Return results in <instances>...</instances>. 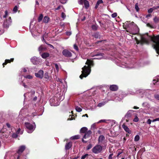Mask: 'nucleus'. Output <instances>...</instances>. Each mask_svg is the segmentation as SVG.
Listing matches in <instances>:
<instances>
[{"instance_id": "obj_1", "label": "nucleus", "mask_w": 159, "mask_h": 159, "mask_svg": "<svg viewBox=\"0 0 159 159\" xmlns=\"http://www.w3.org/2000/svg\"><path fill=\"white\" fill-rule=\"evenodd\" d=\"M85 64H88L89 66H85L82 68V73L80 76V77L81 79H82L83 77H87L90 74L91 71L90 66H93V61L89 59H87Z\"/></svg>"}, {"instance_id": "obj_2", "label": "nucleus", "mask_w": 159, "mask_h": 159, "mask_svg": "<svg viewBox=\"0 0 159 159\" xmlns=\"http://www.w3.org/2000/svg\"><path fill=\"white\" fill-rule=\"evenodd\" d=\"M150 38L153 42L152 46L157 53L159 54V35L150 37Z\"/></svg>"}, {"instance_id": "obj_3", "label": "nucleus", "mask_w": 159, "mask_h": 159, "mask_svg": "<svg viewBox=\"0 0 159 159\" xmlns=\"http://www.w3.org/2000/svg\"><path fill=\"white\" fill-rule=\"evenodd\" d=\"M131 24L133 26L130 31H128L130 34H137L139 32V29L133 22L131 23Z\"/></svg>"}, {"instance_id": "obj_4", "label": "nucleus", "mask_w": 159, "mask_h": 159, "mask_svg": "<svg viewBox=\"0 0 159 159\" xmlns=\"http://www.w3.org/2000/svg\"><path fill=\"white\" fill-rule=\"evenodd\" d=\"M25 125L26 128L28 129L27 131L28 133H32L35 129V126L30 123L25 122Z\"/></svg>"}, {"instance_id": "obj_5", "label": "nucleus", "mask_w": 159, "mask_h": 159, "mask_svg": "<svg viewBox=\"0 0 159 159\" xmlns=\"http://www.w3.org/2000/svg\"><path fill=\"white\" fill-rule=\"evenodd\" d=\"M102 150V147L100 145H97L92 149L93 152L95 154L100 152Z\"/></svg>"}, {"instance_id": "obj_6", "label": "nucleus", "mask_w": 159, "mask_h": 159, "mask_svg": "<svg viewBox=\"0 0 159 159\" xmlns=\"http://www.w3.org/2000/svg\"><path fill=\"white\" fill-rule=\"evenodd\" d=\"M62 54L64 56L66 57H70L72 56L71 53L67 49L63 50L62 52Z\"/></svg>"}, {"instance_id": "obj_7", "label": "nucleus", "mask_w": 159, "mask_h": 159, "mask_svg": "<svg viewBox=\"0 0 159 159\" xmlns=\"http://www.w3.org/2000/svg\"><path fill=\"white\" fill-rule=\"evenodd\" d=\"M39 59L36 57H34L31 59V61L34 65H36L39 64Z\"/></svg>"}, {"instance_id": "obj_8", "label": "nucleus", "mask_w": 159, "mask_h": 159, "mask_svg": "<svg viewBox=\"0 0 159 159\" xmlns=\"http://www.w3.org/2000/svg\"><path fill=\"white\" fill-rule=\"evenodd\" d=\"M25 148V146H21L19 147L18 150L16 151V152L19 154H21L24 151Z\"/></svg>"}, {"instance_id": "obj_9", "label": "nucleus", "mask_w": 159, "mask_h": 159, "mask_svg": "<svg viewBox=\"0 0 159 159\" xmlns=\"http://www.w3.org/2000/svg\"><path fill=\"white\" fill-rule=\"evenodd\" d=\"M35 76L40 78H42L43 76V71L42 70H40L38 73H35Z\"/></svg>"}, {"instance_id": "obj_10", "label": "nucleus", "mask_w": 159, "mask_h": 159, "mask_svg": "<svg viewBox=\"0 0 159 159\" xmlns=\"http://www.w3.org/2000/svg\"><path fill=\"white\" fill-rule=\"evenodd\" d=\"M92 133V132L90 130L88 131L84 134V135L83 136V139H86L89 138L90 136V135Z\"/></svg>"}, {"instance_id": "obj_11", "label": "nucleus", "mask_w": 159, "mask_h": 159, "mask_svg": "<svg viewBox=\"0 0 159 159\" xmlns=\"http://www.w3.org/2000/svg\"><path fill=\"white\" fill-rule=\"evenodd\" d=\"M122 127L127 132L130 134L131 133V131L127 127V126L125 125L124 124H123L122 125Z\"/></svg>"}, {"instance_id": "obj_12", "label": "nucleus", "mask_w": 159, "mask_h": 159, "mask_svg": "<svg viewBox=\"0 0 159 159\" xmlns=\"http://www.w3.org/2000/svg\"><path fill=\"white\" fill-rule=\"evenodd\" d=\"M118 89V86L115 85H112L110 86V89L112 91H116Z\"/></svg>"}, {"instance_id": "obj_13", "label": "nucleus", "mask_w": 159, "mask_h": 159, "mask_svg": "<svg viewBox=\"0 0 159 159\" xmlns=\"http://www.w3.org/2000/svg\"><path fill=\"white\" fill-rule=\"evenodd\" d=\"M14 61V58H11L10 60L6 59L5 62L2 64L3 67H4L5 65H6L8 63H10L11 62H13Z\"/></svg>"}, {"instance_id": "obj_14", "label": "nucleus", "mask_w": 159, "mask_h": 159, "mask_svg": "<svg viewBox=\"0 0 159 159\" xmlns=\"http://www.w3.org/2000/svg\"><path fill=\"white\" fill-rule=\"evenodd\" d=\"M133 112L132 110L129 111L125 116V117L127 118H130L132 116V113Z\"/></svg>"}, {"instance_id": "obj_15", "label": "nucleus", "mask_w": 159, "mask_h": 159, "mask_svg": "<svg viewBox=\"0 0 159 159\" xmlns=\"http://www.w3.org/2000/svg\"><path fill=\"white\" fill-rule=\"evenodd\" d=\"M72 143L71 142H69L66 143L65 145V149L66 150H69L71 147Z\"/></svg>"}, {"instance_id": "obj_16", "label": "nucleus", "mask_w": 159, "mask_h": 159, "mask_svg": "<svg viewBox=\"0 0 159 159\" xmlns=\"http://www.w3.org/2000/svg\"><path fill=\"white\" fill-rule=\"evenodd\" d=\"M50 56L48 52H44L41 55L42 57L44 59H46Z\"/></svg>"}, {"instance_id": "obj_17", "label": "nucleus", "mask_w": 159, "mask_h": 159, "mask_svg": "<svg viewBox=\"0 0 159 159\" xmlns=\"http://www.w3.org/2000/svg\"><path fill=\"white\" fill-rule=\"evenodd\" d=\"M105 137L104 136L101 135L99 136L98 139V143H99L102 142V141L105 139Z\"/></svg>"}, {"instance_id": "obj_18", "label": "nucleus", "mask_w": 159, "mask_h": 159, "mask_svg": "<svg viewBox=\"0 0 159 159\" xmlns=\"http://www.w3.org/2000/svg\"><path fill=\"white\" fill-rule=\"evenodd\" d=\"M141 41L142 42V43H148V40L145 38L142 37H141Z\"/></svg>"}, {"instance_id": "obj_19", "label": "nucleus", "mask_w": 159, "mask_h": 159, "mask_svg": "<svg viewBox=\"0 0 159 159\" xmlns=\"http://www.w3.org/2000/svg\"><path fill=\"white\" fill-rule=\"evenodd\" d=\"M88 129L86 127L82 128L80 130V133L85 134L87 131Z\"/></svg>"}, {"instance_id": "obj_20", "label": "nucleus", "mask_w": 159, "mask_h": 159, "mask_svg": "<svg viewBox=\"0 0 159 159\" xmlns=\"http://www.w3.org/2000/svg\"><path fill=\"white\" fill-rule=\"evenodd\" d=\"M45 48L42 45H41L38 48V50L40 53H41L43 51L45 50Z\"/></svg>"}, {"instance_id": "obj_21", "label": "nucleus", "mask_w": 159, "mask_h": 159, "mask_svg": "<svg viewBox=\"0 0 159 159\" xmlns=\"http://www.w3.org/2000/svg\"><path fill=\"white\" fill-rule=\"evenodd\" d=\"M49 20V18L47 16H45L43 20V23H48Z\"/></svg>"}, {"instance_id": "obj_22", "label": "nucleus", "mask_w": 159, "mask_h": 159, "mask_svg": "<svg viewBox=\"0 0 159 159\" xmlns=\"http://www.w3.org/2000/svg\"><path fill=\"white\" fill-rule=\"evenodd\" d=\"M0 136H3V137L2 138H4V137L7 138V135L5 133L2 132V130L0 132Z\"/></svg>"}, {"instance_id": "obj_23", "label": "nucleus", "mask_w": 159, "mask_h": 159, "mask_svg": "<svg viewBox=\"0 0 159 159\" xmlns=\"http://www.w3.org/2000/svg\"><path fill=\"white\" fill-rule=\"evenodd\" d=\"M80 138V136L79 135H75L72 136L70 138L71 140L77 139Z\"/></svg>"}, {"instance_id": "obj_24", "label": "nucleus", "mask_w": 159, "mask_h": 159, "mask_svg": "<svg viewBox=\"0 0 159 159\" xmlns=\"http://www.w3.org/2000/svg\"><path fill=\"white\" fill-rule=\"evenodd\" d=\"M98 25H93L92 26V28L93 30L96 31L98 30Z\"/></svg>"}, {"instance_id": "obj_25", "label": "nucleus", "mask_w": 159, "mask_h": 159, "mask_svg": "<svg viewBox=\"0 0 159 159\" xmlns=\"http://www.w3.org/2000/svg\"><path fill=\"white\" fill-rule=\"evenodd\" d=\"M84 4L85 8L86 9H87L89 7V2L87 1L86 0Z\"/></svg>"}, {"instance_id": "obj_26", "label": "nucleus", "mask_w": 159, "mask_h": 159, "mask_svg": "<svg viewBox=\"0 0 159 159\" xmlns=\"http://www.w3.org/2000/svg\"><path fill=\"white\" fill-rule=\"evenodd\" d=\"M43 16L42 14H41L38 18V21L40 22L43 18Z\"/></svg>"}, {"instance_id": "obj_27", "label": "nucleus", "mask_w": 159, "mask_h": 159, "mask_svg": "<svg viewBox=\"0 0 159 159\" xmlns=\"http://www.w3.org/2000/svg\"><path fill=\"white\" fill-rule=\"evenodd\" d=\"M153 20L156 23H158L159 22V18L155 16L153 19Z\"/></svg>"}, {"instance_id": "obj_28", "label": "nucleus", "mask_w": 159, "mask_h": 159, "mask_svg": "<svg viewBox=\"0 0 159 159\" xmlns=\"http://www.w3.org/2000/svg\"><path fill=\"white\" fill-rule=\"evenodd\" d=\"M93 36L96 38H98L100 37V35L99 34V33L98 32H96L94 33Z\"/></svg>"}, {"instance_id": "obj_29", "label": "nucleus", "mask_w": 159, "mask_h": 159, "mask_svg": "<svg viewBox=\"0 0 159 159\" xmlns=\"http://www.w3.org/2000/svg\"><path fill=\"white\" fill-rule=\"evenodd\" d=\"M75 109L77 111L79 112L81 111L82 110V109L78 106H76L75 107Z\"/></svg>"}, {"instance_id": "obj_30", "label": "nucleus", "mask_w": 159, "mask_h": 159, "mask_svg": "<svg viewBox=\"0 0 159 159\" xmlns=\"http://www.w3.org/2000/svg\"><path fill=\"white\" fill-rule=\"evenodd\" d=\"M138 3H136L135 5V9L137 11H138L139 10V8L138 7Z\"/></svg>"}, {"instance_id": "obj_31", "label": "nucleus", "mask_w": 159, "mask_h": 159, "mask_svg": "<svg viewBox=\"0 0 159 159\" xmlns=\"http://www.w3.org/2000/svg\"><path fill=\"white\" fill-rule=\"evenodd\" d=\"M25 78H26V79H31L33 77L32 76L30 75H25L24 76Z\"/></svg>"}, {"instance_id": "obj_32", "label": "nucleus", "mask_w": 159, "mask_h": 159, "mask_svg": "<svg viewBox=\"0 0 159 159\" xmlns=\"http://www.w3.org/2000/svg\"><path fill=\"white\" fill-rule=\"evenodd\" d=\"M139 135H136L134 138V140L135 141H137L139 140Z\"/></svg>"}, {"instance_id": "obj_33", "label": "nucleus", "mask_w": 159, "mask_h": 159, "mask_svg": "<svg viewBox=\"0 0 159 159\" xmlns=\"http://www.w3.org/2000/svg\"><path fill=\"white\" fill-rule=\"evenodd\" d=\"M3 25L4 26H5L6 27H8L9 26V24H7V20H6V21H4L3 23Z\"/></svg>"}, {"instance_id": "obj_34", "label": "nucleus", "mask_w": 159, "mask_h": 159, "mask_svg": "<svg viewBox=\"0 0 159 159\" xmlns=\"http://www.w3.org/2000/svg\"><path fill=\"white\" fill-rule=\"evenodd\" d=\"M104 55V54L102 53H98L96 54L95 56H100L101 57H102Z\"/></svg>"}, {"instance_id": "obj_35", "label": "nucleus", "mask_w": 159, "mask_h": 159, "mask_svg": "<svg viewBox=\"0 0 159 159\" xmlns=\"http://www.w3.org/2000/svg\"><path fill=\"white\" fill-rule=\"evenodd\" d=\"M86 0H79V3L80 4H83Z\"/></svg>"}, {"instance_id": "obj_36", "label": "nucleus", "mask_w": 159, "mask_h": 159, "mask_svg": "<svg viewBox=\"0 0 159 159\" xmlns=\"http://www.w3.org/2000/svg\"><path fill=\"white\" fill-rule=\"evenodd\" d=\"M68 0H60V2L62 4H64L66 3Z\"/></svg>"}, {"instance_id": "obj_37", "label": "nucleus", "mask_w": 159, "mask_h": 159, "mask_svg": "<svg viewBox=\"0 0 159 159\" xmlns=\"http://www.w3.org/2000/svg\"><path fill=\"white\" fill-rule=\"evenodd\" d=\"M133 121L135 122H138L139 121V118L137 116H136L135 117L133 120Z\"/></svg>"}, {"instance_id": "obj_38", "label": "nucleus", "mask_w": 159, "mask_h": 159, "mask_svg": "<svg viewBox=\"0 0 159 159\" xmlns=\"http://www.w3.org/2000/svg\"><path fill=\"white\" fill-rule=\"evenodd\" d=\"M92 147V145L91 144H89L86 148L87 150H89Z\"/></svg>"}, {"instance_id": "obj_39", "label": "nucleus", "mask_w": 159, "mask_h": 159, "mask_svg": "<svg viewBox=\"0 0 159 159\" xmlns=\"http://www.w3.org/2000/svg\"><path fill=\"white\" fill-rule=\"evenodd\" d=\"M17 134L16 133H13L12 134V137L14 138H16L17 137Z\"/></svg>"}, {"instance_id": "obj_40", "label": "nucleus", "mask_w": 159, "mask_h": 159, "mask_svg": "<svg viewBox=\"0 0 159 159\" xmlns=\"http://www.w3.org/2000/svg\"><path fill=\"white\" fill-rule=\"evenodd\" d=\"M89 155L88 154H86L82 156L81 159H84L87 156Z\"/></svg>"}, {"instance_id": "obj_41", "label": "nucleus", "mask_w": 159, "mask_h": 159, "mask_svg": "<svg viewBox=\"0 0 159 159\" xmlns=\"http://www.w3.org/2000/svg\"><path fill=\"white\" fill-rule=\"evenodd\" d=\"M153 10H154V9H153V7H152V8L149 9V10H148V12L149 13H151L153 11Z\"/></svg>"}, {"instance_id": "obj_42", "label": "nucleus", "mask_w": 159, "mask_h": 159, "mask_svg": "<svg viewBox=\"0 0 159 159\" xmlns=\"http://www.w3.org/2000/svg\"><path fill=\"white\" fill-rule=\"evenodd\" d=\"M103 3V2L102 0H98L97 2V3L98 5H99V4H100L101 3Z\"/></svg>"}, {"instance_id": "obj_43", "label": "nucleus", "mask_w": 159, "mask_h": 159, "mask_svg": "<svg viewBox=\"0 0 159 159\" xmlns=\"http://www.w3.org/2000/svg\"><path fill=\"white\" fill-rule=\"evenodd\" d=\"M117 16L116 13H114L111 15V16L113 18H115Z\"/></svg>"}, {"instance_id": "obj_44", "label": "nucleus", "mask_w": 159, "mask_h": 159, "mask_svg": "<svg viewBox=\"0 0 159 159\" xmlns=\"http://www.w3.org/2000/svg\"><path fill=\"white\" fill-rule=\"evenodd\" d=\"M17 7L16 6H15L13 9V11L15 12H16L17 10Z\"/></svg>"}, {"instance_id": "obj_45", "label": "nucleus", "mask_w": 159, "mask_h": 159, "mask_svg": "<svg viewBox=\"0 0 159 159\" xmlns=\"http://www.w3.org/2000/svg\"><path fill=\"white\" fill-rule=\"evenodd\" d=\"M74 48L75 49L76 51L78 50V48L76 44H75L74 45Z\"/></svg>"}, {"instance_id": "obj_46", "label": "nucleus", "mask_w": 159, "mask_h": 159, "mask_svg": "<svg viewBox=\"0 0 159 159\" xmlns=\"http://www.w3.org/2000/svg\"><path fill=\"white\" fill-rule=\"evenodd\" d=\"M105 104V102L104 103H100L98 104V106L101 107L104 105Z\"/></svg>"}, {"instance_id": "obj_47", "label": "nucleus", "mask_w": 159, "mask_h": 159, "mask_svg": "<svg viewBox=\"0 0 159 159\" xmlns=\"http://www.w3.org/2000/svg\"><path fill=\"white\" fill-rule=\"evenodd\" d=\"M155 98L157 100H159V95L156 94L155 95Z\"/></svg>"}, {"instance_id": "obj_48", "label": "nucleus", "mask_w": 159, "mask_h": 159, "mask_svg": "<svg viewBox=\"0 0 159 159\" xmlns=\"http://www.w3.org/2000/svg\"><path fill=\"white\" fill-rule=\"evenodd\" d=\"M55 67L57 70H59L58 66L57 64H55Z\"/></svg>"}, {"instance_id": "obj_49", "label": "nucleus", "mask_w": 159, "mask_h": 159, "mask_svg": "<svg viewBox=\"0 0 159 159\" xmlns=\"http://www.w3.org/2000/svg\"><path fill=\"white\" fill-rule=\"evenodd\" d=\"M151 121L152 120L150 119H148L147 120V123L149 124H150L151 123Z\"/></svg>"}, {"instance_id": "obj_50", "label": "nucleus", "mask_w": 159, "mask_h": 159, "mask_svg": "<svg viewBox=\"0 0 159 159\" xmlns=\"http://www.w3.org/2000/svg\"><path fill=\"white\" fill-rule=\"evenodd\" d=\"M7 11H5V14L3 16V17L4 18H6L7 17Z\"/></svg>"}, {"instance_id": "obj_51", "label": "nucleus", "mask_w": 159, "mask_h": 159, "mask_svg": "<svg viewBox=\"0 0 159 159\" xmlns=\"http://www.w3.org/2000/svg\"><path fill=\"white\" fill-rule=\"evenodd\" d=\"M147 26L151 28H152V26L149 23L147 24Z\"/></svg>"}, {"instance_id": "obj_52", "label": "nucleus", "mask_w": 159, "mask_h": 159, "mask_svg": "<svg viewBox=\"0 0 159 159\" xmlns=\"http://www.w3.org/2000/svg\"><path fill=\"white\" fill-rule=\"evenodd\" d=\"M61 16H62V17L63 18H64L65 17H66V16L65 15V14L63 12H62V13H61Z\"/></svg>"}, {"instance_id": "obj_53", "label": "nucleus", "mask_w": 159, "mask_h": 159, "mask_svg": "<svg viewBox=\"0 0 159 159\" xmlns=\"http://www.w3.org/2000/svg\"><path fill=\"white\" fill-rule=\"evenodd\" d=\"M159 8V6H156V7H153V8L154 10H156V9H158Z\"/></svg>"}, {"instance_id": "obj_54", "label": "nucleus", "mask_w": 159, "mask_h": 159, "mask_svg": "<svg viewBox=\"0 0 159 159\" xmlns=\"http://www.w3.org/2000/svg\"><path fill=\"white\" fill-rule=\"evenodd\" d=\"M113 155V154H111L109 155L108 157V159H112V156Z\"/></svg>"}, {"instance_id": "obj_55", "label": "nucleus", "mask_w": 159, "mask_h": 159, "mask_svg": "<svg viewBox=\"0 0 159 159\" xmlns=\"http://www.w3.org/2000/svg\"><path fill=\"white\" fill-rule=\"evenodd\" d=\"M159 121V118H156L153 120H152V121L153 122H155V121Z\"/></svg>"}, {"instance_id": "obj_56", "label": "nucleus", "mask_w": 159, "mask_h": 159, "mask_svg": "<svg viewBox=\"0 0 159 159\" xmlns=\"http://www.w3.org/2000/svg\"><path fill=\"white\" fill-rule=\"evenodd\" d=\"M22 85L23 86H24L25 88H26L27 87V85H26L25 83H22Z\"/></svg>"}, {"instance_id": "obj_57", "label": "nucleus", "mask_w": 159, "mask_h": 159, "mask_svg": "<svg viewBox=\"0 0 159 159\" xmlns=\"http://www.w3.org/2000/svg\"><path fill=\"white\" fill-rule=\"evenodd\" d=\"M20 131V128H19L18 129V130L16 131V133L17 134H19Z\"/></svg>"}, {"instance_id": "obj_58", "label": "nucleus", "mask_w": 159, "mask_h": 159, "mask_svg": "<svg viewBox=\"0 0 159 159\" xmlns=\"http://www.w3.org/2000/svg\"><path fill=\"white\" fill-rule=\"evenodd\" d=\"M6 125H7V126L8 128H10V124L9 123H7L6 124Z\"/></svg>"}, {"instance_id": "obj_59", "label": "nucleus", "mask_w": 159, "mask_h": 159, "mask_svg": "<svg viewBox=\"0 0 159 159\" xmlns=\"http://www.w3.org/2000/svg\"><path fill=\"white\" fill-rule=\"evenodd\" d=\"M66 33L67 35H70L71 34V33L69 32H67Z\"/></svg>"}, {"instance_id": "obj_60", "label": "nucleus", "mask_w": 159, "mask_h": 159, "mask_svg": "<svg viewBox=\"0 0 159 159\" xmlns=\"http://www.w3.org/2000/svg\"><path fill=\"white\" fill-rule=\"evenodd\" d=\"M60 8H61V6H59L57 7V8H56L55 9V10H59Z\"/></svg>"}, {"instance_id": "obj_61", "label": "nucleus", "mask_w": 159, "mask_h": 159, "mask_svg": "<svg viewBox=\"0 0 159 159\" xmlns=\"http://www.w3.org/2000/svg\"><path fill=\"white\" fill-rule=\"evenodd\" d=\"M98 5H99L97 3H96V6L95 7V8L96 9L98 7Z\"/></svg>"}, {"instance_id": "obj_62", "label": "nucleus", "mask_w": 159, "mask_h": 159, "mask_svg": "<svg viewBox=\"0 0 159 159\" xmlns=\"http://www.w3.org/2000/svg\"><path fill=\"white\" fill-rule=\"evenodd\" d=\"M37 99V97H35L34 98V99H33V100L34 101H36Z\"/></svg>"}, {"instance_id": "obj_63", "label": "nucleus", "mask_w": 159, "mask_h": 159, "mask_svg": "<svg viewBox=\"0 0 159 159\" xmlns=\"http://www.w3.org/2000/svg\"><path fill=\"white\" fill-rule=\"evenodd\" d=\"M23 71L24 72H26L27 71V70L26 69L24 68L23 69Z\"/></svg>"}, {"instance_id": "obj_64", "label": "nucleus", "mask_w": 159, "mask_h": 159, "mask_svg": "<svg viewBox=\"0 0 159 159\" xmlns=\"http://www.w3.org/2000/svg\"><path fill=\"white\" fill-rule=\"evenodd\" d=\"M31 93L33 94H34L35 93V91H32L31 92Z\"/></svg>"}]
</instances>
